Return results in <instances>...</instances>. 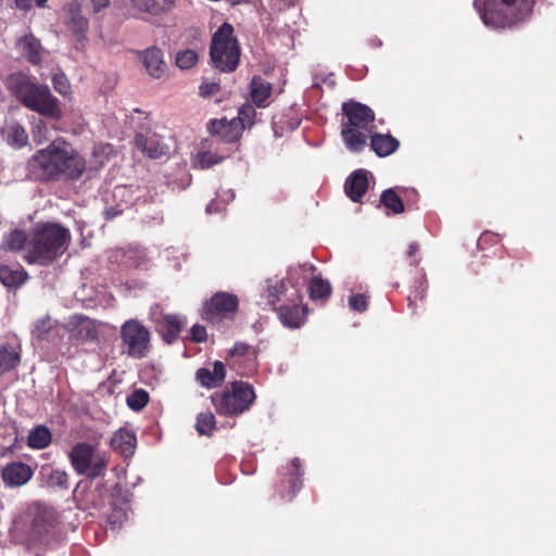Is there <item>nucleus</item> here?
<instances>
[{"label": "nucleus", "mask_w": 556, "mask_h": 556, "mask_svg": "<svg viewBox=\"0 0 556 556\" xmlns=\"http://www.w3.org/2000/svg\"><path fill=\"white\" fill-rule=\"evenodd\" d=\"M149 393L144 389H136L130 395L127 396V405L135 412H140L149 403Z\"/></svg>", "instance_id": "obj_41"}, {"label": "nucleus", "mask_w": 556, "mask_h": 556, "mask_svg": "<svg viewBox=\"0 0 556 556\" xmlns=\"http://www.w3.org/2000/svg\"><path fill=\"white\" fill-rule=\"evenodd\" d=\"M350 307L358 313H363L368 307V298L365 294H353L349 299Z\"/></svg>", "instance_id": "obj_45"}, {"label": "nucleus", "mask_w": 556, "mask_h": 556, "mask_svg": "<svg viewBox=\"0 0 556 556\" xmlns=\"http://www.w3.org/2000/svg\"><path fill=\"white\" fill-rule=\"evenodd\" d=\"M30 231L26 233L24 230L14 229L3 236L1 249L5 252L27 251L29 245Z\"/></svg>", "instance_id": "obj_27"}, {"label": "nucleus", "mask_w": 556, "mask_h": 556, "mask_svg": "<svg viewBox=\"0 0 556 556\" xmlns=\"http://www.w3.org/2000/svg\"><path fill=\"white\" fill-rule=\"evenodd\" d=\"M119 338L123 352L135 359H142L151 352V332L138 319H127L122 326Z\"/></svg>", "instance_id": "obj_9"}, {"label": "nucleus", "mask_w": 556, "mask_h": 556, "mask_svg": "<svg viewBox=\"0 0 556 556\" xmlns=\"http://www.w3.org/2000/svg\"><path fill=\"white\" fill-rule=\"evenodd\" d=\"M126 516L125 511L122 508H114L112 514L109 516L108 521L113 526H121L123 518Z\"/></svg>", "instance_id": "obj_50"}, {"label": "nucleus", "mask_w": 556, "mask_h": 556, "mask_svg": "<svg viewBox=\"0 0 556 556\" xmlns=\"http://www.w3.org/2000/svg\"><path fill=\"white\" fill-rule=\"evenodd\" d=\"M31 467L23 462H13L2 469V480L8 486H22L33 477Z\"/></svg>", "instance_id": "obj_19"}, {"label": "nucleus", "mask_w": 556, "mask_h": 556, "mask_svg": "<svg viewBox=\"0 0 556 556\" xmlns=\"http://www.w3.org/2000/svg\"><path fill=\"white\" fill-rule=\"evenodd\" d=\"M302 296L295 292V299L291 304H283L275 307L280 323L290 329L301 328L307 319L308 308L301 304Z\"/></svg>", "instance_id": "obj_13"}, {"label": "nucleus", "mask_w": 556, "mask_h": 556, "mask_svg": "<svg viewBox=\"0 0 556 556\" xmlns=\"http://www.w3.org/2000/svg\"><path fill=\"white\" fill-rule=\"evenodd\" d=\"M147 257L144 253L137 249H130L125 253L124 263L130 267H142L147 265Z\"/></svg>", "instance_id": "obj_43"}, {"label": "nucleus", "mask_w": 556, "mask_h": 556, "mask_svg": "<svg viewBox=\"0 0 556 556\" xmlns=\"http://www.w3.org/2000/svg\"><path fill=\"white\" fill-rule=\"evenodd\" d=\"M52 85L55 91L62 96L71 92V84L64 74H55L52 77Z\"/></svg>", "instance_id": "obj_44"}, {"label": "nucleus", "mask_w": 556, "mask_h": 556, "mask_svg": "<svg viewBox=\"0 0 556 556\" xmlns=\"http://www.w3.org/2000/svg\"><path fill=\"white\" fill-rule=\"evenodd\" d=\"M216 429V418L211 412L200 413L197 417L195 430L200 435H213Z\"/></svg>", "instance_id": "obj_40"}, {"label": "nucleus", "mask_w": 556, "mask_h": 556, "mask_svg": "<svg viewBox=\"0 0 556 556\" xmlns=\"http://www.w3.org/2000/svg\"><path fill=\"white\" fill-rule=\"evenodd\" d=\"M239 308L236 294L219 291L208 299L202 309V318L211 324H219L224 319H233Z\"/></svg>", "instance_id": "obj_10"}, {"label": "nucleus", "mask_w": 556, "mask_h": 556, "mask_svg": "<svg viewBox=\"0 0 556 556\" xmlns=\"http://www.w3.org/2000/svg\"><path fill=\"white\" fill-rule=\"evenodd\" d=\"M220 86L218 83L214 81H204L199 87V93L203 98H210L219 92Z\"/></svg>", "instance_id": "obj_46"}, {"label": "nucleus", "mask_w": 556, "mask_h": 556, "mask_svg": "<svg viewBox=\"0 0 556 556\" xmlns=\"http://www.w3.org/2000/svg\"><path fill=\"white\" fill-rule=\"evenodd\" d=\"M51 319L49 317L39 319L35 325L34 333L38 339H42L51 330Z\"/></svg>", "instance_id": "obj_49"}, {"label": "nucleus", "mask_w": 556, "mask_h": 556, "mask_svg": "<svg viewBox=\"0 0 556 556\" xmlns=\"http://www.w3.org/2000/svg\"><path fill=\"white\" fill-rule=\"evenodd\" d=\"M228 357L230 366L240 376H250L256 370L257 351L244 342H237L229 350Z\"/></svg>", "instance_id": "obj_12"}, {"label": "nucleus", "mask_w": 556, "mask_h": 556, "mask_svg": "<svg viewBox=\"0 0 556 556\" xmlns=\"http://www.w3.org/2000/svg\"><path fill=\"white\" fill-rule=\"evenodd\" d=\"M287 292V283L285 280L267 281L266 299L267 303L275 309L277 303L281 301L282 295Z\"/></svg>", "instance_id": "obj_38"}, {"label": "nucleus", "mask_w": 556, "mask_h": 556, "mask_svg": "<svg viewBox=\"0 0 556 556\" xmlns=\"http://www.w3.org/2000/svg\"><path fill=\"white\" fill-rule=\"evenodd\" d=\"M226 378V367L220 361L213 363V369L199 368L195 372L197 381L204 388L214 389L223 384Z\"/></svg>", "instance_id": "obj_21"}, {"label": "nucleus", "mask_w": 556, "mask_h": 556, "mask_svg": "<svg viewBox=\"0 0 556 556\" xmlns=\"http://www.w3.org/2000/svg\"><path fill=\"white\" fill-rule=\"evenodd\" d=\"M419 250V245L415 242L410 243L409 247H408V256H414L417 251Z\"/></svg>", "instance_id": "obj_53"}, {"label": "nucleus", "mask_w": 556, "mask_h": 556, "mask_svg": "<svg viewBox=\"0 0 556 556\" xmlns=\"http://www.w3.org/2000/svg\"><path fill=\"white\" fill-rule=\"evenodd\" d=\"M10 439L8 440V443L10 445L14 444L17 440V434L14 428H11V432L9 433Z\"/></svg>", "instance_id": "obj_54"}, {"label": "nucleus", "mask_w": 556, "mask_h": 556, "mask_svg": "<svg viewBox=\"0 0 556 556\" xmlns=\"http://www.w3.org/2000/svg\"><path fill=\"white\" fill-rule=\"evenodd\" d=\"M3 132L8 143L14 148H22L28 142V135L25 128L17 123L8 125Z\"/></svg>", "instance_id": "obj_36"}, {"label": "nucleus", "mask_w": 556, "mask_h": 556, "mask_svg": "<svg viewBox=\"0 0 556 556\" xmlns=\"http://www.w3.org/2000/svg\"><path fill=\"white\" fill-rule=\"evenodd\" d=\"M370 148L379 157H387L400 148V141L390 134H379L375 130L368 134Z\"/></svg>", "instance_id": "obj_22"}, {"label": "nucleus", "mask_w": 556, "mask_h": 556, "mask_svg": "<svg viewBox=\"0 0 556 556\" xmlns=\"http://www.w3.org/2000/svg\"><path fill=\"white\" fill-rule=\"evenodd\" d=\"M27 170L38 181L78 180L86 170V160L67 142L56 139L28 160Z\"/></svg>", "instance_id": "obj_1"}, {"label": "nucleus", "mask_w": 556, "mask_h": 556, "mask_svg": "<svg viewBox=\"0 0 556 556\" xmlns=\"http://www.w3.org/2000/svg\"><path fill=\"white\" fill-rule=\"evenodd\" d=\"M58 526V513L54 508L38 505L31 522V533L39 540L52 533Z\"/></svg>", "instance_id": "obj_15"}, {"label": "nucleus", "mask_w": 556, "mask_h": 556, "mask_svg": "<svg viewBox=\"0 0 556 556\" xmlns=\"http://www.w3.org/2000/svg\"><path fill=\"white\" fill-rule=\"evenodd\" d=\"M245 125L241 123L240 118H215L211 119L207 124L208 132L218 137L220 141L226 143H235L242 137Z\"/></svg>", "instance_id": "obj_14"}, {"label": "nucleus", "mask_w": 556, "mask_h": 556, "mask_svg": "<svg viewBox=\"0 0 556 556\" xmlns=\"http://www.w3.org/2000/svg\"><path fill=\"white\" fill-rule=\"evenodd\" d=\"M21 362L20 353L9 344L0 346V374L10 371L18 366Z\"/></svg>", "instance_id": "obj_35"}, {"label": "nucleus", "mask_w": 556, "mask_h": 556, "mask_svg": "<svg viewBox=\"0 0 556 556\" xmlns=\"http://www.w3.org/2000/svg\"><path fill=\"white\" fill-rule=\"evenodd\" d=\"M271 84L261 76H254L250 84V94L253 103L258 108H265L266 101L271 94Z\"/></svg>", "instance_id": "obj_28"}, {"label": "nucleus", "mask_w": 556, "mask_h": 556, "mask_svg": "<svg viewBox=\"0 0 556 556\" xmlns=\"http://www.w3.org/2000/svg\"><path fill=\"white\" fill-rule=\"evenodd\" d=\"M241 49L233 26L225 22L213 34L210 45V59L214 68L232 73L240 63Z\"/></svg>", "instance_id": "obj_6"}, {"label": "nucleus", "mask_w": 556, "mask_h": 556, "mask_svg": "<svg viewBox=\"0 0 556 556\" xmlns=\"http://www.w3.org/2000/svg\"><path fill=\"white\" fill-rule=\"evenodd\" d=\"M7 86L25 108L46 117L61 118L59 100L52 96L47 85L37 84L27 74L16 72L8 77Z\"/></svg>", "instance_id": "obj_3"}, {"label": "nucleus", "mask_w": 556, "mask_h": 556, "mask_svg": "<svg viewBox=\"0 0 556 556\" xmlns=\"http://www.w3.org/2000/svg\"><path fill=\"white\" fill-rule=\"evenodd\" d=\"M256 112L253 105L244 104L239 110L238 116L236 118H240L241 123L248 122L250 125L253 124Z\"/></svg>", "instance_id": "obj_47"}, {"label": "nucleus", "mask_w": 556, "mask_h": 556, "mask_svg": "<svg viewBox=\"0 0 556 556\" xmlns=\"http://www.w3.org/2000/svg\"><path fill=\"white\" fill-rule=\"evenodd\" d=\"M72 236L68 228L54 222H41L30 229V241L23 258L29 265L49 266L67 250Z\"/></svg>", "instance_id": "obj_2"}, {"label": "nucleus", "mask_w": 556, "mask_h": 556, "mask_svg": "<svg viewBox=\"0 0 556 556\" xmlns=\"http://www.w3.org/2000/svg\"><path fill=\"white\" fill-rule=\"evenodd\" d=\"M36 5V0H15V7L22 11H29Z\"/></svg>", "instance_id": "obj_51"}, {"label": "nucleus", "mask_w": 556, "mask_h": 556, "mask_svg": "<svg viewBox=\"0 0 556 556\" xmlns=\"http://www.w3.org/2000/svg\"><path fill=\"white\" fill-rule=\"evenodd\" d=\"M136 443V434L132 431L125 428H121L116 432H114L110 441L111 447L125 458L134 455Z\"/></svg>", "instance_id": "obj_23"}, {"label": "nucleus", "mask_w": 556, "mask_h": 556, "mask_svg": "<svg viewBox=\"0 0 556 556\" xmlns=\"http://www.w3.org/2000/svg\"><path fill=\"white\" fill-rule=\"evenodd\" d=\"M41 475L46 477V484L49 488H59L61 490L70 488L68 475L65 470L42 467Z\"/></svg>", "instance_id": "obj_34"}, {"label": "nucleus", "mask_w": 556, "mask_h": 556, "mask_svg": "<svg viewBox=\"0 0 556 556\" xmlns=\"http://www.w3.org/2000/svg\"><path fill=\"white\" fill-rule=\"evenodd\" d=\"M18 47H22L24 56L33 64H39L41 62V45L38 39L34 36H24L18 40Z\"/></svg>", "instance_id": "obj_32"}, {"label": "nucleus", "mask_w": 556, "mask_h": 556, "mask_svg": "<svg viewBox=\"0 0 556 556\" xmlns=\"http://www.w3.org/2000/svg\"><path fill=\"white\" fill-rule=\"evenodd\" d=\"M150 77L160 79L166 73V63L163 59V51L159 47H150L137 52Z\"/></svg>", "instance_id": "obj_18"}, {"label": "nucleus", "mask_w": 556, "mask_h": 556, "mask_svg": "<svg viewBox=\"0 0 556 556\" xmlns=\"http://www.w3.org/2000/svg\"><path fill=\"white\" fill-rule=\"evenodd\" d=\"M28 277V273L21 266L16 268L8 265L0 266V281L8 288H20Z\"/></svg>", "instance_id": "obj_29"}, {"label": "nucleus", "mask_w": 556, "mask_h": 556, "mask_svg": "<svg viewBox=\"0 0 556 556\" xmlns=\"http://www.w3.org/2000/svg\"><path fill=\"white\" fill-rule=\"evenodd\" d=\"M506 257L502 256L500 270L503 275L509 277L515 276L521 271L523 262L528 260L529 255L525 249L506 250Z\"/></svg>", "instance_id": "obj_24"}, {"label": "nucleus", "mask_w": 556, "mask_h": 556, "mask_svg": "<svg viewBox=\"0 0 556 556\" xmlns=\"http://www.w3.org/2000/svg\"><path fill=\"white\" fill-rule=\"evenodd\" d=\"M131 5L152 16H162L170 13L176 7V0H130Z\"/></svg>", "instance_id": "obj_25"}, {"label": "nucleus", "mask_w": 556, "mask_h": 556, "mask_svg": "<svg viewBox=\"0 0 556 556\" xmlns=\"http://www.w3.org/2000/svg\"><path fill=\"white\" fill-rule=\"evenodd\" d=\"M534 0H475L473 8L483 24L495 29L511 28L532 13Z\"/></svg>", "instance_id": "obj_5"}, {"label": "nucleus", "mask_w": 556, "mask_h": 556, "mask_svg": "<svg viewBox=\"0 0 556 556\" xmlns=\"http://www.w3.org/2000/svg\"><path fill=\"white\" fill-rule=\"evenodd\" d=\"M380 203L395 215L405 211L401 194L394 188H389L381 193Z\"/></svg>", "instance_id": "obj_37"}, {"label": "nucleus", "mask_w": 556, "mask_h": 556, "mask_svg": "<svg viewBox=\"0 0 556 556\" xmlns=\"http://www.w3.org/2000/svg\"><path fill=\"white\" fill-rule=\"evenodd\" d=\"M427 280L425 277L415 281V285L407 294V305L413 314H417L424 307L427 298Z\"/></svg>", "instance_id": "obj_30"}, {"label": "nucleus", "mask_w": 556, "mask_h": 556, "mask_svg": "<svg viewBox=\"0 0 556 556\" xmlns=\"http://www.w3.org/2000/svg\"><path fill=\"white\" fill-rule=\"evenodd\" d=\"M303 473L300 458H293L280 482V488L282 489L280 492L282 497L288 496L289 500H292L296 495L303 485Z\"/></svg>", "instance_id": "obj_17"}, {"label": "nucleus", "mask_w": 556, "mask_h": 556, "mask_svg": "<svg viewBox=\"0 0 556 556\" xmlns=\"http://www.w3.org/2000/svg\"><path fill=\"white\" fill-rule=\"evenodd\" d=\"M368 187V172L356 169L346 178L344 191L353 202L358 203L366 194Z\"/></svg>", "instance_id": "obj_20"}, {"label": "nucleus", "mask_w": 556, "mask_h": 556, "mask_svg": "<svg viewBox=\"0 0 556 556\" xmlns=\"http://www.w3.org/2000/svg\"><path fill=\"white\" fill-rule=\"evenodd\" d=\"M52 433L45 425H38L29 431L27 444L30 448L42 450L50 445Z\"/></svg>", "instance_id": "obj_31"}, {"label": "nucleus", "mask_w": 556, "mask_h": 556, "mask_svg": "<svg viewBox=\"0 0 556 556\" xmlns=\"http://www.w3.org/2000/svg\"><path fill=\"white\" fill-rule=\"evenodd\" d=\"M135 146L144 155L153 160L166 155L169 150L168 146L162 141V138L151 130L136 134Z\"/></svg>", "instance_id": "obj_16"}, {"label": "nucleus", "mask_w": 556, "mask_h": 556, "mask_svg": "<svg viewBox=\"0 0 556 556\" xmlns=\"http://www.w3.org/2000/svg\"><path fill=\"white\" fill-rule=\"evenodd\" d=\"M332 288L328 280L315 276L308 283V294L313 301H326L331 295Z\"/></svg>", "instance_id": "obj_33"}, {"label": "nucleus", "mask_w": 556, "mask_h": 556, "mask_svg": "<svg viewBox=\"0 0 556 556\" xmlns=\"http://www.w3.org/2000/svg\"><path fill=\"white\" fill-rule=\"evenodd\" d=\"M68 460L77 475L97 479L105 476L110 457L88 442H78L71 448Z\"/></svg>", "instance_id": "obj_7"}, {"label": "nucleus", "mask_w": 556, "mask_h": 556, "mask_svg": "<svg viewBox=\"0 0 556 556\" xmlns=\"http://www.w3.org/2000/svg\"><path fill=\"white\" fill-rule=\"evenodd\" d=\"M48 0H36V7L45 8Z\"/></svg>", "instance_id": "obj_55"}, {"label": "nucleus", "mask_w": 556, "mask_h": 556, "mask_svg": "<svg viewBox=\"0 0 556 556\" xmlns=\"http://www.w3.org/2000/svg\"><path fill=\"white\" fill-rule=\"evenodd\" d=\"M62 20L68 30L76 36L81 45L87 39L89 21L83 15V7L79 0H68L62 9Z\"/></svg>", "instance_id": "obj_11"}, {"label": "nucleus", "mask_w": 556, "mask_h": 556, "mask_svg": "<svg viewBox=\"0 0 556 556\" xmlns=\"http://www.w3.org/2000/svg\"><path fill=\"white\" fill-rule=\"evenodd\" d=\"M199 56L194 50L186 49L177 52L176 65L181 70H189L198 63Z\"/></svg>", "instance_id": "obj_42"}, {"label": "nucleus", "mask_w": 556, "mask_h": 556, "mask_svg": "<svg viewBox=\"0 0 556 556\" xmlns=\"http://www.w3.org/2000/svg\"><path fill=\"white\" fill-rule=\"evenodd\" d=\"M93 5V11L96 13L100 12L102 9L109 7L110 0H90Z\"/></svg>", "instance_id": "obj_52"}, {"label": "nucleus", "mask_w": 556, "mask_h": 556, "mask_svg": "<svg viewBox=\"0 0 556 556\" xmlns=\"http://www.w3.org/2000/svg\"><path fill=\"white\" fill-rule=\"evenodd\" d=\"M229 154L222 155L212 151H200L194 159V166L201 169L210 168L222 163Z\"/></svg>", "instance_id": "obj_39"}, {"label": "nucleus", "mask_w": 556, "mask_h": 556, "mask_svg": "<svg viewBox=\"0 0 556 556\" xmlns=\"http://www.w3.org/2000/svg\"><path fill=\"white\" fill-rule=\"evenodd\" d=\"M189 339L197 343L205 342L207 339L205 327L201 325H193L189 331Z\"/></svg>", "instance_id": "obj_48"}, {"label": "nucleus", "mask_w": 556, "mask_h": 556, "mask_svg": "<svg viewBox=\"0 0 556 556\" xmlns=\"http://www.w3.org/2000/svg\"><path fill=\"white\" fill-rule=\"evenodd\" d=\"M184 328V323L178 315L166 314L163 316L162 321L159 323V332L163 341L172 344L179 338Z\"/></svg>", "instance_id": "obj_26"}, {"label": "nucleus", "mask_w": 556, "mask_h": 556, "mask_svg": "<svg viewBox=\"0 0 556 556\" xmlns=\"http://www.w3.org/2000/svg\"><path fill=\"white\" fill-rule=\"evenodd\" d=\"M255 397L254 388L250 383L235 381L230 390L212 394L211 401L219 415L232 417L248 410Z\"/></svg>", "instance_id": "obj_8"}, {"label": "nucleus", "mask_w": 556, "mask_h": 556, "mask_svg": "<svg viewBox=\"0 0 556 556\" xmlns=\"http://www.w3.org/2000/svg\"><path fill=\"white\" fill-rule=\"evenodd\" d=\"M341 137L346 149L362 152L367 146L368 134L376 129L375 112L366 104L349 100L342 104Z\"/></svg>", "instance_id": "obj_4"}]
</instances>
